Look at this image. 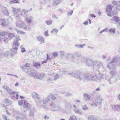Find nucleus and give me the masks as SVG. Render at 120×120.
<instances>
[{
	"mask_svg": "<svg viewBox=\"0 0 120 120\" xmlns=\"http://www.w3.org/2000/svg\"><path fill=\"white\" fill-rule=\"evenodd\" d=\"M68 74L80 80H83L85 81L91 80L94 82L98 81L96 74L90 75L87 73L82 74L80 71L78 70L68 73Z\"/></svg>",
	"mask_w": 120,
	"mask_h": 120,
	"instance_id": "obj_1",
	"label": "nucleus"
},
{
	"mask_svg": "<svg viewBox=\"0 0 120 120\" xmlns=\"http://www.w3.org/2000/svg\"><path fill=\"white\" fill-rule=\"evenodd\" d=\"M97 77L98 80H100L103 78H105V79H107L110 84H111L113 82H115L116 80L117 79H116L113 77L111 78L110 79H108L107 77V76L104 74H102L99 73L97 75Z\"/></svg>",
	"mask_w": 120,
	"mask_h": 120,
	"instance_id": "obj_2",
	"label": "nucleus"
},
{
	"mask_svg": "<svg viewBox=\"0 0 120 120\" xmlns=\"http://www.w3.org/2000/svg\"><path fill=\"white\" fill-rule=\"evenodd\" d=\"M103 100V98L100 95H97L96 98L93 100L91 105L93 106L97 107L98 105H100L102 104Z\"/></svg>",
	"mask_w": 120,
	"mask_h": 120,
	"instance_id": "obj_3",
	"label": "nucleus"
},
{
	"mask_svg": "<svg viewBox=\"0 0 120 120\" xmlns=\"http://www.w3.org/2000/svg\"><path fill=\"white\" fill-rule=\"evenodd\" d=\"M12 19L11 17L9 18L6 20L4 19H0V24L2 26L5 27L8 25L11 22Z\"/></svg>",
	"mask_w": 120,
	"mask_h": 120,
	"instance_id": "obj_4",
	"label": "nucleus"
},
{
	"mask_svg": "<svg viewBox=\"0 0 120 120\" xmlns=\"http://www.w3.org/2000/svg\"><path fill=\"white\" fill-rule=\"evenodd\" d=\"M16 25L17 27L24 29L28 31L31 29V28L29 26H27L26 24L23 22H21V24L17 23Z\"/></svg>",
	"mask_w": 120,
	"mask_h": 120,
	"instance_id": "obj_5",
	"label": "nucleus"
},
{
	"mask_svg": "<svg viewBox=\"0 0 120 120\" xmlns=\"http://www.w3.org/2000/svg\"><path fill=\"white\" fill-rule=\"evenodd\" d=\"M50 106L51 107V109L52 111H56L60 109L59 106L56 105L54 103H51L50 105Z\"/></svg>",
	"mask_w": 120,
	"mask_h": 120,
	"instance_id": "obj_6",
	"label": "nucleus"
},
{
	"mask_svg": "<svg viewBox=\"0 0 120 120\" xmlns=\"http://www.w3.org/2000/svg\"><path fill=\"white\" fill-rule=\"evenodd\" d=\"M3 103L4 104L2 105V106L3 107H5L7 106H9L11 104L10 101L8 100V99L7 98L3 100Z\"/></svg>",
	"mask_w": 120,
	"mask_h": 120,
	"instance_id": "obj_7",
	"label": "nucleus"
},
{
	"mask_svg": "<svg viewBox=\"0 0 120 120\" xmlns=\"http://www.w3.org/2000/svg\"><path fill=\"white\" fill-rule=\"evenodd\" d=\"M20 9H16L15 8H12L13 13L14 14L13 15L16 17H18L19 16L18 13L20 11Z\"/></svg>",
	"mask_w": 120,
	"mask_h": 120,
	"instance_id": "obj_8",
	"label": "nucleus"
},
{
	"mask_svg": "<svg viewBox=\"0 0 120 120\" xmlns=\"http://www.w3.org/2000/svg\"><path fill=\"white\" fill-rule=\"evenodd\" d=\"M107 67L110 70H115L116 68V65L111 62L107 65Z\"/></svg>",
	"mask_w": 120,
	"mask_h": 120,
	"instance_id": "obj_9",
	"label": "nucleus"
},
{
	"mask_svg": "<svg viewBox=\"0 0 120 120\" xmlns=\"http://www.w3.org/2000/svg\"><path fill=\"white\" fill-rule=\"evenodd\" d=\"M101 64V63L99 61L97 62L94 65V68L98 70L100 68Z\"/></svg>",
	"mask_w": 120,
	"mask_h": 120,
	"instance_id": "obj_10",
	"label": "nucleus"
},
{
	"mask_svg": "<svg viewBox=\"0 0 120 120\" xmlns=\"http://www.w3.org/2000/svg\"><path fill=\"white\" fill-rule=\"evenodd\" d=\"M73 107L75 108L74 111L76 113L79 114H82V111L80 109L78 108L75 105H73Z\"/></svg>",
	"mask_w": 120,
	"mask_h": 120,
	"instance_id": "obj_11",
	"label": "nucleus"
},
{
	"mask_svg": "<svg viewBox=\"0 0 120 120\" xmlns=\"http://www.w3.org/2000/svg\"><path fill=\"white\" fill-rule=\"evenodd\" d=\"M34 19L33 16H30L29 17H26V18L25 21L27 23H29L31 22Z\"/></svg>",
	"mask_w": 120,
	"mask_h": 120,
	"instance_id": "obj_12",
	"label": "nucleus"
},
{
	"mask_svg": "<svg viewBox=\"0 0 120 120\" xmlns=\"http://www.w3.org/2000/svg\"><path fill=\"white\" fill-rule=\"evenodd\" d=\"M51 95H48L46 98H44L41 100L43 103L45 104L48 103L50 100V96Z\"/></svg>",
	"mask_w": 120,
	"mask_h": 120,
	"instance_id": "obj_13",
	"label": "nucleus"
},
{
	"mask_svg": "<svg viewBox=\"0 0 120 120\" xmlns=\"http://www.w3.org/2000/svg\"><path fill=\"white\" fill-rule=\"evenodd\" d=\"M31 95L33 98L39 99H40V97L39 96L38 94L35 92H32L31 94Z\"/></svg>",
	"mask_w": 120,
	"mask_h": 120,
	"instance_id": "obj_14",
	"label": "nucleus"
},
{
	"mask_svg": "<svg viewBox=\"0 0 120 120\" xmlns=\"http://www.w3.org/2000/svg\"><path fill=\"white\" fill-rule=\"evenodd\" d=\"M112 109L114 111H119L120 109V105H112Z\"/></svg>",
	"mask_w": 120,
	"mask_h": 120,
	"instance_id": "obj_15",
	"label": "nucleus"
},
{
	"mask_svg": "<svg viewBox=\"0 0 120 120\" xmlns=\"http://www.w3.org/2000/svg\"><path fill=\"white\" fill-rule=\"evenodd\" d=\"M119 18L115 16L113 17L111 19V21L112 22H114L115 21L116 23H118L119 21Z\"/></svg>",
	"mask_w": 120,
	"mask_h": 120,
	"instance_id": "obj_16",
	"label": "nucleus"
},
{
	"mask_svg": "<svg viewBox=\"0 0 120 120\" xmlns=\"http://www.w3.org/2000/svg\"><path fill=\"white\" fill-rule=\"evenodd\" d=\"M113 8L112 5L110 4L108 5L106 8V11L107 12H110L112 11V8Z\"/></svg>",
	"mask_w": 120,
	"mask_h": 120,
	"instance_id": "obj_17",
	"label": "nucleus"
},
{
	"mask_svg": "<svg viewBox=\"0 0 120 120\" xmlns=\"http://www.w3.org/2000/svg\"><path fill=\"white\" fill-rule=\"evenodd\" d=\"M94 62L92 60L87 59L86 64L88 66H90L93 65Z\"/></svg>",
	"mask_w": 120,
	"mask_h": 120,
	"instance_id": "obj_18",
	"label": "nucleus"
},
{
	"mask_svg": "<svg viewBox=\"0 0 120 120\" xmlns=\"http://www.w3.org/2000/svg\"><path fill=\"white\" fill-rule=\"evenodd\" d=\"M37 40L39 41L41 44L44 43V39L41 36H39L37 37Z\"/></svg>",
	"mask_w": 120,
	"mask_h": 120,
	"instance_id": "obj_19",
	"label": "nucleus"
},
{
	"mask_svg": "<svg viewBox=\"0 0 120 120\" xmlns=\"http://www.w3.org/2000/svg\"><path fill=\"white\" fill-rule=\"evenodd\" d=\"M2 11L4 14L6 15H8V11L5 7L3 8H2Z\"/></svg>",
	"mask_w": 120,
	"mask_h": 120,
	"instance_id": "obj_20",
	"label": "nucleus"
},
{
	"mask_svg": "<svg viewBox=\"0 0 120 120\" xmlns=\"http://www.w3.org/2000/svg\"><path fill=\"white\" fill-rule=\"evenodd\" d=\"M16 120H28L27 118L26 117V116L24 115L23 117L21 118L20 117L17 116H16Z\"/></svg>",
	"mask_w": 120,
	"mask_h": 120,
	"instance_id": "obj_21",
	"label": "nucleus"
},
{
	"mask_svg": "<svg viewBox=\"0 0 120 120\" xmlns=\"http://www.w3.org/2000/svg\"><path fill=\"white\" fill-rule=\"evenodd\" d=\"M24 107L27 108L28 109H31L30 105L26 101L24 104Z\"/></svg>",
	"mask_w": 120,
	"mask_h": 120,
	"instance_id": "obj_22",
	"label": "nucleus"
},
{
	"mask_svg": "<svg viewBox=\"0 0 120 120\" xmlns=\"http://www.w3.org/2000/svg\"><path fill=\"white\" fill-rule=\"evenodd\" d=\"M3 88L5 89L9 93L11 94L12 93V90L11 89L7 86H4Z\"/></svg>",
	"mask_w": 120,
	"mask_h": 120,
	"instance_id": "obj_23",
	"label": "nucleus"
},
{
	"mask_svg": "<svg viewBox=\"0 0 120 120\" xmlns=\"http://www.w3.org/2000/svg\"><path fill=\"white\" fill-rule=\"evenodd\" d=\"M41 64L40 62L37 63L34 62L33 63V66H34L37 68L40 67L41 66Z\"/></svg>",
	"mask_w": 120,
	"mask_h": 120,
	"instance_id": "obj_24",
	"label": "nucleus"
},
{
	"mask_svg": "<svg viewBox=\"0 0 120 120\" xmlns=\"http://www.w3.org/2000/svg\"><path fill=\"white\" fill-rule=\"evenodd\" d=\"M17 93V92L15 91H14L12 92L11 94V98L12 99H15L16 98L17 99L18 98V97H16L15 94Z\"/></svg>",
	"mask_w": 120,
	"mask_h": 120,
	"instance_id": "obj_25",
	"label": "nucleus"
},
{
	"mask_svg": "<svg viewBox=\"0 0 120 120\" xmlns=\"http://www.w3.org/2000/svg\"><path fill=\"white\" fill-rule=\"evenodd\" d=\"M84 99L85 101H87L90 99V97L87 94H84Z\"/></svg>",
	"mask_w": 120,
	"mask_h": 120,
	"instance_id": "obj_26",
	"label": "nucleus"
},
{
	"mask_svg": "<svg viewBox=\"0 0 120 120\" xmlns=\"http://www.w3.org/2000/svg\"><path fill=\"white\" fill-rule=\"evenodd\" d=\"M118 61V59L117 58L116 56H115L114 57L112 60L110 61L111 63H115Z\"/></svg>",
	"mask_w": 120,
	"mask_h": 120,
	"instance_id": "obj_27",
	"label": "nucleus"
},
{
	"mask_svg": "<svg viewBox=\"0 0 120 120\" xmlns=\"http://www.w3.org/2000/svg\"><path fill=\"white\" fill-rule=\"evenodd\" d=\"M8 36L10 39H11L12 37L15 36V35L14 34L9 33H8Z\"/></svg>",
	"mask_w": 120,
	"mask_h": 120,
	"instance_id": "obj_28",
	"label": "nucleus"
},
{
	"mask_svg": "<svg viewBox=\"0 0 120 120\" xmlns=\"http://www.w3.org/2000/svg\"><path fill=\"white\" fill-rule=\"evenodd\" d=\"M8 39L7 37H5V36L1 37V42L3 41L5 42H7L8 41Z\"/></svg>",
	"mask_w": 120,
	"mask_h": 120,
	"instance_id": "obj_29",
	"label": "nucleus"
},
{
	"mask_svg": "<svg viewBox=\"0 0 120 120\" xmlns=\"http://www.w3.org/2000/svg\"><path fill=\"white\" fill-rule=\"evenodd\" d=\"M6 32L5 31L0 30V36L1 37H4L6 35Z\"/></svg>",
	"mask_w": 120,
	"mask_h": 120,
	"instance_id": "obj_30",
	"label": "nucleus"
},
{
	"mask_svg": "<svg viewBox=\"0 0 120 120\" xmlns=\"http://www.w3.org/2000/svg\"><path fill=\"white\" fill-rule=\"evenodd\" d=\"M116 71L115 70H112L110 72V73L112 76L115 75L116 74Z\"/></svg>",
	"mask_w": 120,
	"mask_h": 120,
	"instance_id": "obj_31",
	"label": "nucleus"
},
{
	"mask_svg": "<svg viewBox=\"0 0 120 120\" xmlns=\"http://www.w3.org/2000/svg\"><path fill=\"white\" fill-rule=\"evenodd\" d=\"M85 45V44H84L83 45H75V46L78 48H82Z\"/></svg>",
	"mask_w": 120,
	"mask_h": 120,
	"instance_id": "obj_32",
	"label": "nucleus"
},
{
	"mask_svg": "<svg viewBox=\"0 0 120 120\" xmlns=\"http://www.w3.org/2000/svg\"><path fill=\"white\" fill-rule=\"evenodd\" d=\"M25 102H26V100H22L18 101V104L20 105L21 106L23 104H24Z\"/></svg>",
	"mask_w": 120,
	"mask_h": 120,
	"instance_id": "obj_33",
	"label": "nucleus"
},
{
	"mask_svg": "<svg viewBox=\"0 0 120 120\" xmlns=\"http://www.w3.org/2000/svg\"><path fill=\"white\" fill-rule=\"evenodd\" d=\"M18 48L17 47H15L13 48V49L12 50V52L15 54H16L17 53V50Z\"/></svg>",
	"mask_w": 120,
	"mask_h": 120,
	"instance_id": "obj_34",
	"label": "nucleus"
},
{
	"mask_svg": "<svg viewBox=\"0 0 120 120\" xmlns=\"http://www.w3.org/2000/svg\"><path fill=\"white\" fill-rule=\"evenodd\" d=\"M28 11L25 9H23L21 12V15H25L27 13Z\"/></svg>",
	"mask_w": 120,
	"mask_h": 120,
	"instance_id": "obj_35",
	"label": "nucleus"
},
{
	"mask_svg": "<svg viewBox=\"0 0 120 120\" xmlns=\"http://www.w3.org/2000/svg\"><path fill=\"white\" fill-rule=\"evenodd\" d=\"M109 31L110 33L114 34L115 32V30L114 28H111L109 30Z\"/></svg>",
	"mask_w": 120,
	"mask_h": 120,
	"instance_id": "obj_36",
	"label": "nucleus"
},
{
	"mask_svg": "<svg viewBox=\"0 0 120 120\" xmlns=\"http://www.w3.org/2000/svg\"><path fill=\"white\" fill-rule=\"evenodd\" d=\"M45 75L44 74L42 73L39 76L38 79L40 80H42L45 76Z\"/></svg>",
	"mask_w": 120,
	"mask_h": 120,
	"instance_id": "obj_37",
	"label": "nucleus"
},
{
	"mask_svg": "<svg viewBox=\"0 0 120 120\" xmlns=\"http://www.w3.org/2000/svg\"><path fill=\"white\" fill-rule=\"evenodd\" d=\"M45 23L47 25H50L52 24V20L50 19L49 20L46 21Z\"/></svg>",
	"mask_w": 120,
	"mask_h": 120,
	"instance_id": "obj_38",
	"label": "nucleus"
},
{
	"mask_svg": "<svg viewBox=\"0 0 120 120\" xmlns=\"http://www.w3.org/2000/svg\"><path fill=\"white\" fill-rule=\"evenodd\" d=\"M82 109L83 110H87L88 109V108L86 105H85L82 106Z\"/></svg>",
	"mask_w": 120,
	"mask_h": 120,
	"instance_id": "obj_39",
	"label": "nucleus"
},
{
	"mask_svg": "<svg viewBox=\"0 0 120 120\" xmlns=\"http://www.w3.org/2000/svg\"><path fill=\"white\" fill-rule=\"evenodd\" d=\"M88 120H95V118L92 116H89L88 118Z\"/></svg>",
	"mask_w": 120,
	"mask_h": 120,
	"instance_id": "obj_40",
	"label": "nucleus"
},
{
	"mask_svg": "<svg viewBox=\"0 0 120 120\" xmlns=\"http://www.w3.org/2000/svg\"><path fill=\"white\" fill-rule=\"evenodd\" d=\"M60 2V0H54V3L55 4L58 5L59 4Z\"/></svg>",
	"mask_w": 120,
	"mask_h": 120,
	"instance_id": "obj_41",
	"label": "nucleus"
},
{
	"mask_svg": "<svg viewBox=\"0 0 120 120\" xmlns=\"http://www.w3.org/2000/svg\"><path fill=\"white\" fill-rule=\"evenodd\" d=\"M69 120H77L75 116H71L69 118Z\"/></svg>",
	"mask_w": 120,
	"mask_h": 120,
	"instance_id": "obj_42",
	"label": "nucleus"
},
{
	"mask_svg": "<svg viewBox=\"0 0 120 120\" xmlns=\"http://www.w3.org/2000/svg\"><path fill=\"white\" fill-rule=\"evenodd\" d=\"M29 115L30 117H34V112L32 111H30L29 113Z\"/></svg>",
	"mask_w": 120,
	"mask_h": 120,
	"instance_id": "obj_43",
	"label": "nucleus"
},
{
	"mask_svg": "<svg viewBox=\"0 0 120 120\" xmlns=\"http://www.w3.org/2000/svg\"><path fill=\"white\" fill-rule=\"evenodd\" d=\"M82 61L83 62H86L87 59L84 57H82L81 58Z\"/></svg>",
	"mask_w": 120,
	"mask_h": 120,
	"instance_id": "obj_44",
	"label": "nucleus"
},
{
	"mask_svg": "<svg viewBox=\"0 0 120 120\" xmlns=\"http://www.w3.org/2000/svg\"><path fill=\"white\" fill-rule=\"evenodd\" d=\"M74 54L76 56L78 57H79L81 56V55L80 53L77 52H76Z\"/></svg>",
	"mask_w": 120,
	"mask_h": 120,
	"instance_id": "obj_45",
	"label": "nucleus"
},
{
	"mask_svg": "<svg viewBox=\"0 0 120 120\" xmlns=\"http://www.w3.org/2000/svg\"><path fill=\"white\" fill-rule=\"evenodd\" d=\"M119 2V1L118 2L115 0H113L112 1V3L115 5L118 4Z\"/></svg>",
	"mask_w": 120,
	"mask_h": 120,
	"instance_id": "obj_46",
	"label": "nucleus"
},
{
	"mask_svg": "<svg viewBox=\"0 0 120 120\" xmlns=\"http://www.w3.org/2000/svg\"><path fill=\"white\" fill-rule=\"evenodd\" d=\"M49 95H51L50 96V98H51L53 100H55L56 99V98L52 94H51Z\"/></svg>",
	"mask_w": 120,
	"mask_h": 120,
	"instance_id": "obj_47",
	"label": "nucleus"
},
{
	"mask_svg": "<svg viewBox=\"0 0 120 120\" xmlns=\"http://www.w3.org/2000/svg\"><path fill=\"white\" fill-rule=\"evenodd\" d=\"M14 45L15 46H19V43L18 41H15L14 42Z\"/></svg>",
	"mask_w": 120,
	"mask_h": 120,
	"instance_id": "obj_48",
	"label": "nucleus"
},
{
	"mask_svg": "<svg viewBox=\"0 0 120 120\" xmlns=\"http://www.w3.org/2000/svg\"><path fill=\"white\" fill-rule=\"evenodd\" d=\"M21 67L22 68L23 70L24 71L28 69V68L25 65L21 66Z\"/></svg>",
	"mask_w": 120,
	"mask_h": 120,
	"instance_id": "obj_49",
	"label": "nucleus"
},
{
	"mask_svg": "<svg viewBox=\"0 0 120 120\" xmlns=\"http://www.w3.org/2000/svg\"><path fill=\"white\" fill-rule=\"evenodd\" d=\"M54 32H55L56 33L58 32V31L56 29L54 28L52 29V30L51 31V33H53Z\"/></svg>",
	"mask_w": 120,
	"mask_h": 120,
	"instance_id": "obj_50",
	"label": "nucleus"
},
{
	"mask_svg": "<svg viewBox=\"0 0 120 120\" xmlns=\"http://www.w3.org/2000/svg\"><path fill=\"white\" fill-rule=\"evenodd\" d=\"M58 55V53L57 52H54L52 53V55L54 57L57 56Z\"/></svg>",
	"mask_w": 120,
	"mask_h": 120,
	"instance_id": "obj_51",
	"label": "nucleus"
},
{
	"mask_svg": "<svg viewBox=\"0 0 120 120\" xmlns=\"http://www.w3.org/2000/svg\"><path fill=\"white\" fill-rule=\"evenodd\" d=\"M108 30L107 28H106L104 29L103 30H101V31H100L99 32V33H102L103 32H106Z\"/></svg>",
	"mask_w": 120,
	"mask_h": 120,
	"instance_id": "obj_52",
	"label": "nucleus"
},
{
	"mask_svg": "<svg viewBox=\"0 0 120 120\" xmlns=\"http://www.w3.org/2000/svg\"><path fill=\"white\" fill-rule=\"evenodd\" d=\"M73 11H68L67 12V15H71L73 13Z\"/></svg>",
	"mask_w": 120,
	"mask_h": 120,
	"instance_id": "obj_53",
	"label": "nucleus"
},
{
	"mask_svg": "<svg viewBox=\"0 0 120 120\" xmlns=\"http://www.w3.org/2000/svg\"><path fill=\"white\" fill-rule=\"evenodd\" d=\"M119 3L118 5L116 7V8L117 10H120V1H119Z\"/></svg>",
	"mask_w": 120,
	"mask_h": 120,
	"instance_id": "obj_54",
	"label": "nucleus"
},
{
	"mask_svg": "<svg viewBox=\"0 0 120 120\" xmlns=\"http://www.w3.org/2000/svg\"><path fill=\"white\" fill-rule=\"evenodd\" d=\"M9 51H7L4 53V55L5 56H7L9 55Z\"/></svg>",
	"mask_w": 120,
	"mask_h": 120,
	"instance_id": "obj_55",
	"label": "nucleus"
},
{
	"mask_svg": "<svg viewBox=\"0 0 120 120\" xmlns=\"http://www.w3.org/2000/svg\"><path fill=\"white\" fill-rule=\"evenodd\" d=\"M59 77V75L58 74H56L54 77V79L55 80H56L58 79Z\"/></svg>",
	"mask_w": 120,
	"mask_h": 120,
	"instance_id": "obj_56",
	"label": "nucleus"
},
{
	"mask_svg": "<svg viewBox=\"0 0 120 120\" xmlns=\"http://www.w3.org/2000/svg\"><path fill=\"white\" fill-rule=\"evenodd\" d=\"M33 77L35 78H36L38 79L39 77V76H38L37 74H34Z\"/></svg>",
	"mask_w": 120,
	"mask_h": 120,
	"instance_id": "obj_57",
	"label": "nucleus"
},
{
	"mask_svg": "<svg viewBox=\"0 0 120 120\" xmlns=\"http://www.w3.org/2000/svg\"><path fill=\"white\" fill-rule=\"evenodd\" d=\"M2 117L3 118V120H6V119L8 118V116L4 115H2Z\"/></svg>",
	"mask_w": 120,
	"mask_h": 120,
	"instance_id": "obj_58",
	"label": "nucleus"
},
{
	"mask_svg": "<svg viewBox=\"0 0 120 120\" xmlns=\"http://www.w3.org/2000/svg\"><path fill=\"white\" fill-rule=\"evenodd\" d=\"M44 34L46 36H48L49 35L48 33V30L45 31L44 33Z\"/></svg>",
	"mask_w": 120,
	"mask_h": 120,
	"instance_id": "obj_59",
	"label": "nucleus"
},
{
	"mask_svg": "<svg viewBox=\"0 0 120 120\" xmlns=\"http://www.w3.org/2000/svg\"><path fill=\"white\" fill-rule=\"evenodd\" d=\"M34 73V72H32L28 74L29 76L31 77H33Z\"/></svg>",
	"mask_w": 120,
	"mask_h": 120,
	"instance_id": "obj_60",
	"label": "nucleus"
},
{
	"mask_svg": "<svg viewBox=\"0 0 120 120\" xmlns=\"http://www.w3.org/2000/svg\"><path fill=\"white\" fill-rule=\"evenodd\" d=\"M61 74H65L66 73V72L65 70H64L63 71H61L60 72Z\"/></svg>",
	"mask_w": 120,
	"mask_h": 120,
	"instance_id": "obj_61",
	"label": "nucleus"
},
{
	"mask_svg": "<svg viewBox=\"0 0 120 120\" xmlns=\"http://www.w3.org/2000/svg\"><path fill=\"white\" fill-rule=\"evenodd\" d=\"M15 39L16 40H15V41H19L21 40L20 38L19 37H15Z\"/></svg>",
	"mask_w": 120,
	"mask_h": 120,
	"instance_id": "obj_62",
	"label": "nucleus"
},
{
	"mask_svg": "<svg viewBox=\"0 0 120 120\" xmlns=\"http://www.w3.org/2000/svg\"><path fill=\"white\" fill-rule=\"evenodd\" d=\"M67 54L68 55V56H71V58L73 59V60L74 59V57L73 56L72 54Z\"/></svg>",
	"mask_w": 120,
	"mask_h": 120,
	"instance_id": "obj_63",
	"label": "nucleus"
},
{
	"mask_svg": "<svg viewBox=\"0 0 120 120\" xmlns=\"http://www.w3.org/2000/svg\"><path fill=\"white\" fill-rule=\"evenodd\" d=\"M15 30L19 34H20L21 32V31L20 30H17V29L16 28L15 29Z\"/></svg>",
	"mask_w": 120,
	"mask_h": 120,
	"instance_id": "obj_64",
	"label": "nucleus"
}]
</instances>
